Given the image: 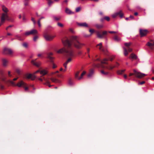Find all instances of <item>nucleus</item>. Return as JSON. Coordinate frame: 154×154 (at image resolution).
I'll return each instance as SVG.
<instances>
[{"instance_id": "obj_21", "label": "nucleus", "mask_w": 154, "mask_h": 154, "mask_svg": "<svg viewBox=\"0 0 154 154\" xmlns=\"http://www.w3.org/2000/svg\"><path fill=\"white\" fill-rule=\"evenodd\" d=\"M130 58H132L133 59H137V56L135 54H131L130 57Z\"/></svg>"}, {"instance_id": "obj_35", "label": "nucleus", "mask_w": 154, "mask_h": 154, "mask_svg": "<svg viewBox=\"0 0 154 154\" xmlns=\"http://www.w3.org/2000/svg\"><path fill=\"white\" fill-rule=\"evenodd\" d=\"M53 19L56 20H58L60 19V17H58L55 16H53Z\"/></svg>"}, {"instance_id": "obj_49", "label": "nucleus", "mask_w": 154, "mask_h": 154, "mask_svg": "<svg viewBox=\"0 0 154 154\" xmlns=\"http://www.w3.org/2000/svg\"><path fill=\"white\" fill-rule=\"evenodd\" d=\"M16 72L19 74H20V70L19 69H16Z\"/></svg>"}, {"instance_id": "obj_15", "label": "nucleus", "mask_w": 154, "mask_h": 154, "mask_svg": "<svg viewBox=\"0 0 154 154\" xmlns=\"http://www.w3.org/2000/svg\"><path fill=\"white\" fill-rule=\"evenodd\" d=\"M48 73V71L45 69H43L41 70L40 74L42 75H46Z\"/></svg>"}, {"instance_id": "obj_61", "label": "nucleus", "mask_w": 154, "mask_h": 154, "mask_svg": "<svg viewBox=\"0 0 154 154\" xmlns=\"http://www.w3.org/2000/svg\"><path fill=\"white\" fill-rule=\"evenodd\" d=\"M67 64L65 63H64L63 64V66L65 68V69H66V68H67Z\"/></svg>"}, {"instance_id": "obj_24", "label": "nucleus", "mask_w": 154, "mask_h": 154, "mask_svg": "<svg viewBox=\"0 0 154 154\" xmlns=\"http://www.w3.org/2000/svg\"><path fill=\"white\" fill-rule=\"evenodd\" d=\"M44 80L45 81H46V82L44 83V85H46L47 86H49V87H50L52 86L50 84V83L48 81H46L45 79H44Z\"/></svg>"}, {"instance_id": "obj_6", "label": "nucleus", "mask_w": 154, "mask_h": 154, "mask_svg": "<svg viewBox=\"0 0 154 154\" xmlns=\"http://www.w3.org/2000/svg\"><path fill=\"white\" fill-rule=\"evenodd\" d=\"M54 35L45 34L44 35V37L45 40L47 41H51L55 37Z\"/></svg>"}, {"instance_id": "obj_10", "label": "nucleus", "mask_w": 154, "mask_h": 154, "mask_svg": "<svg viewBox=\"0 0 154 154\" xmlns=\"http://www.w3.org/2000/svg\"><path fill=\"white\" fill-rule=\"evenodd\" d=\"M36 60V59L35 60H32L31 61V63L37 67H39L41 65V62L40 61L38 62H35V61Z\"/></svg>"}, {"instance_id": "obj_7", "label": "nucleus", "mask_w": 154, "mask_h": 154, "mask_svg": "<svg viewBox=\"0 0 154 154\" xmlns=\"http://www.w3.org/2000/svg\"><path fill=\"white\" fill-rule=\"evenodd\" d=\"M13 53L12 50L10 48H5L4 49L3 53L4 54H12Z\"/></svg>"}, {"instance_id": "obj_20", "label": "nucleus", "mask_w": 154, "mask_h": 154, "mask_svg": "<svg viewBox=\"0 0 154 154\" xmlns=\"http://www.w3.org/2000/svg\"><path fill=\"white\" fill-rule=\"evenodd\" d=\"M30 31L31 34L34 35L35 34H36L38 33L37 30L35 29H32Z\"/></svg>"}, {"instance_id": "obj_1", "label": "nucleus", "mask_w": 154, "mask_h": 154, "mask_svg": "<svg viewBox=\"0 0 154 154\" xmlns=\"http://www.w3.org/2000/svg\"><path fill=\"white\" fill-rule=\"evenodd\" d=\"M78 38V37L77 36H72L71 37L70 41L66 39L65 41L62 40V42L65 46H67L68 48H69L72 45V44H73V42H77V41H78L77 39Z\"/></svg>"}, {"instance_id": "obj_44", "label": "nucleus", "mask_w": 154, "mask_h": 154, "mask_svg": "<svg viewBox=\"0 0 154 154\" xmlns=\"http://www.w3.org/2000/svg\"><path fill=\"white\" fill-rule=\"evenodd\" d=\"M23 46L26 48H27L28 47V45L26 43H24L22 44Z\"/></svg>"}, {"instance_id": "obj_58", "label": "nucleus", "mask_w": 154, "mask_h": 154, "mask_svg": "<svg viewBox=\"0 0 154 154\" xmlns=\"http://www.w3.org/2000/svg\"><path fill=\"white\" fill-rule=\"evenodd\" d=\"M129 19H133L134 18V17L133 16H132V15H130V16L129 17Z\"/></svg>"}, {"instance_id": "obj_32", "label": "nucleus", "mask_w": 154, "mask_h": 154, "mask_svg": "<svg viewBox=\"0 0 154 154\" xmlns=\"http://www.w3.org/2000/svg\"><path fill=\"white\" fill-rule=\"evenodd\" d=\"M80 72L79 71L77 72L75 74V78L78 79V78L79 77V73Z\"/></svg>"}, {"instance_id": "obj_33", "label": "nucleus", "mask_w": 154, "mask_h": 154, "mask_svg": "<svg viewBox=\"0 0 154 154\" xmlns=\"http://www.w3.org/2000/svg\"><path fill=\"white\" fill-rule=\"evenodd\" d=\"M102 43H100L97 45V46H100V47L99 48V49L100 50H102V51H103V50L102 49Z\"/></svg>"}, {"instance_id": "obj_29", "label": "nucleus", "mask_w": 154, "mask_h": 154, "mask_svg": "<svg viewBox=\"0 0 154 154\" xmlns=\"http://www.w3.org/2000/svg\"><path fill=\"white\" fill-rule=\"evenodd\" d=\"M119 13H120L119 12L116 13H115L114 14H113L112 15V17L115 18L119 14Z\"/></svg>"}, {"instance_id": "obj_57", "label": "nucleus", "mask_w": 154, "mask_h": 154, "mask_svg": "<svg viewBox=\"0 0 154 154\" xmlns=\"http://www.w3.org/2000/svg\"><path fill=\"white\" fill-rule=\"evenodd\" d=\"M128 50L129 52H131L132 51V49L128 47Z\"/></svg>"}, {"instance_id": "obj_43", "label": "nucleus", "mask_w": 154, "mask_h": 154, "mask_svg": "<svg viewBox=\"0 0 154 154\" xmlns=\"http://www.w3.org/2000/svg\"><path fill=\"white\" fill-rule=\"evenodd\" d=\"M24 5L25 6H28L29 4V2L28 1H23Z\"/></svg>"}, {"instance_id": "obj_39", "label": "nucleus", "mask_w": 154, "mask_h": 154, "mask_svg": "<svg viewBox=\"0 0 154 154\" xmlns=\"http://www.w3.org/2000/svg\"><path fill=\"white\" fill-rule=\"evenodd\" d=\"M30 34H31L30 31H28L26 32L25 33V35L26 36L29 35Z\"/></svg>"}, {"instance_id": "obj_54", "label": "nucleus", "mask_w": 154, "mask_h": 154, "mask_svg": "<svg viewBox=\"0 0 154 154\" xmlns=\"http://www.w3.org/2000/svg\"><path fill=\"white\" fill-rule=\"evenodd\" d=\"M109 32L110 33H118L117 32H115L113 31H109Z\"/></svg>"}, {"instance_id": "obj_40", "label": "nucleus", "mask_w": 154, "mask_h": 154, "mask_svg": "<svg viewBox=\"0 0 154 154\" xmlns=\"http://www.w3.org/2000/svg\"><path fill=\"white\" fill-rule=\"evenodd\" d=\"M108 60L106 59V58H105L104 59V60L101 61V63H106V61H107Z\"/></svg>"}, {"instance_id": "obj_19", "label": "nucleus", "mask_w": 154, "mask_h": 154, "mask_svg": "<svg viewBox=\"0 0 154 154\" xmlns=\"http://www.w3.org/2000/svg\"><path fill=\"white\" fill-rule=\"evenodd\" d=\"M114 40L115 41L117 42H119L121 41V39L119 37L117 36L116 35L115 36L114 38Z\"/></svg>"}, {"instance_id": "obj_41", "label": "nucleus", "mask_w": 154, "mask_h": 154, "mask_svg": "<svg viewBox=\"0 0 154 154\" xmlns=\"http://www.w3.org/2000/svg\"><path fill=\"white\" fill-rule=\"evenodd\" d=\"M54 2L52 1H49L48 3V5L49 6H50Z\"/></svg>"}, {"instance_id": "obj_25", "label": "nucleus", "mask_w": 154, "mask_h": 154, "mask_svg": "<svg viewBox=\"0 0 154 154\" xmlns=\"http://www.w3.org/2000/svg\"><path fill=\"white\" fill-rule=\"evenodd\" d=\"M124 49V54L125 56H126L128 54V52L127 51V49L125 47L123 48Z\"/></svg>"}, {"instance_id": "obj_4", "label": "nucleus", "mask_w": 154, "mask_h": 154, "mask_svg": "<svg viewBox=\"0 0 154 154\" xmlns=\"http://www.w3.org/2000/svg\"><path fill=\"white\" fill-rule=\"evenodd\" d=\"M73 44L74 46L78 49L81 48L82 46H85V45L84 43H80L79 41H77V42H73Z\"/></svg>"}, {"instance_id": "obj_37", "label": "nucleus", "mask_w": 154, "mask_h": 154, "mask_svg": "<svg viewBox=\"0 0 154 154\" xmlns=\"http://www.w3.org/2000/svg\"><path fill=\"white\" fill-rule=\"evenodd\" d=\"M91 34L88 35L85 33H84L83 34L84 36L85 37H86V38L89 37H90L91 36Z\"/></svg>"}, {"instance_id": "obj_28", "label": "nucleus", "mask_w": 154, "mask_h": 154, "mask_svg": "<svg viewBox=\"0 0 154 154\" xmlns=\"http://www.w3.org/2000/svg\"><path fill=\"white\" fill-rule=\"evenodd\" d=\"M86 73V72L85 71H83V72L81 74L80 77L78 78V80H80L82 78L83 76Z\"/></svg>"}, {"instance_id": "obj_17", "label": "nucleus", "mask_w": 154, "mask_h": 154, "mask_svg": "<svg viewBox=\"0 0 154 154\" xmlns=\"http://www.w3.org/2000/svg\"><path fill=\"white\" fill-rule=\"evenodd\" d=\"M50 79L54 83H59L60 82L59 80L58 79L56 78H50Z\"/></svg>"}, {"instance_id": "obj_55", "label": "nucleus", "mask_w": 154, "mask_h": 154, "mask_svg": "<svg viewBox=\"0 0 154 154\" xmlns=\"http://www.w3.org/2000/svg\"><path fill=\"white\" fill-rule=\"evenodd\" d=\"M31 20L32 21V22H33V23L34 24V25L36 23V22H35V21L34 18H32H32Z\"/></svg>"}, {"instance_id": "obj_50", "label": "nucleus", "mask_w": 154, "mask_h": 154, "mask_svg": "<svg viewBox=\"0 0 154 154\" xmlns=\"http://www.w3.org/2000/svg\"><path fill=\"white\" fill-rule=\"evenodd\" d=\"M81 9V8L80 7H78L76 8L75 11L76 12L79 11Z\"/></svg>"}, {"instance_id": "obj_51", "label": "nucleus", "mask_w": 154, "mask_h": 154, "mask_svg": "<svg viewBox=\"0 0 154 154\" xmlns=\"http://www.w3.org/2000/svg\"><path fill=\"white\" fill-rule=\"evenodd\" d=\"M119 12L120 13L119 14V15L120 17L121 18H122L123 17V14H122V13H121V11Z\"/></svg>"}, {"instance_id": "obj_36", "label": "nucleus", "mask_w": 154, "mask_h": 154, "mask_svg": "<svg viewBox=\"0 0 154 154\" xmlns=\"http://www.w3.org/2000/svg\"><path fill=\"white\" fill-rule=\"evenodd\" d=\"M101 73L105 75H107L109 74V72H104L102 70L101 71Z\"/></svg>"}, {"instance_id": "obj_23", "label": "nucleus", "mask_w": 154, "mask_h": 154, "mask_svg": "<svg viewBox=\"0 0 154 154\" xmlns=\"http://www.w3.org/2000/svg\"><path fill=\"white\" fill-rule=\"evenodd\" d=\"M125 70V69H124L118 70L117 71V73L118 75H122Z\"/></svg>"}, {"instance_id": "obj_2", "label": "nucleus", "mask_w": 154, "mask_h": 154, "mask_svg": "<svg viewBox=\"0 0 154 154\" xmlns=\"http://www.w3.org/2000/svg\"><path fill=\"white\" fill-rule=\"evenodd\" d=\"M66 52L68 56H72L73 55V52L72 50H66L64 48H63L57 51V53L61 54Z\"/></svg>"}, {"instance_id": "obj_53", "label": "nucleus", "mask_w": 154, "mask_h": 154, "mask_svg": "<svg viewBox=\"0 0 154 154\" xmlns=\"http://www.w3.org/2000/svg\"><path fill=\"white\" fill-rule=\"evenodd\" d=\"M38 24L39 27H40L41 26V24L40 23V21L39 20L38 21Z\"/></svg>"}, {"instance_id": "obj_12", "label": "nucleus", "mask_w": 154, "mask_h": 154, "mask_svg": "<svg viewBox=\"0 0 154 154\" xmlns=\"http://www.w3.org/2000/svg\"><path fill=\"white\" fill-rule=\"evenodd\" d=\"M26 85V84L22 81H21L20 82L16 84V86L19 87H25Z\"/></svg>"}, {"instance_id": "obj_60", "label": "nucleus", "mask_w": 154, "mask_h": 154, "mask_svg": "<svg viewBox=\"0 0 154 154\" xmlns=\"http://www.w3.org/2000/svg\"><path fill=\"white\" fill-rule=\"evenodd\" d=\"M48 57L51 60H52L53 58V57L50 56L49 55L48 56Z\"/></svg>"}, {"instance_id": "obj_63", "label": "nucleus", "mask_w": 154, "mask_h": 154, "mask_svg": "<svg viewBox=\"0 0 154 154\" xmlns=\"http://www.w3.org/2000/svg\"><path fill=\"white\" fill-rule=\"evenodd\" d=\"M59 72V71H57L55 72H52V73H51V74H55L56 73H58Z\"/></svg>"}, {"instance_id": "obj_13", "label": "nucleus", "mask_w": 154, "mask_h": 154, "mask_svg": "<svg viewBox=\"0 0 154 154\" xmlns=\"http://www.w3.org/2000/svg\"><path fill=\"white\" fill-rule=\"evenodd\" d=\"M27 78L29 79H31L32 80L35 79V77L34 75H32L31 74H27L26 75Z\"/></svg>"}, {"instance_id": "obj_8", "label": "nucleus", "mask_w": 154, "mask_h": 154, "mask_svg": "<svg viewBox=\"0 0 154 154\" xmlns=\"http://www.w3.org/2000/svg\"><path fill=\"white\" fill-rule=\"evenodd\" d=\"M140 34L141 37H143L146 35L148 33L147 29H140L139 30Z\"/></svg>"}, {"instance_id": "obj_3", "label": "nucleus", "mask_w": 154, "mask_h": 154, "mask_svg": "<svg viewBox=\"0 0 154 154\" xmlns=\"http://www.w3.org/2000/svg\"><path fill=\"white\" fill-rule=\"evenodd\" d=\"M1 20L2 22H5V20L12 21V20L9 17L7 13H2L1 17Z\"/></svg>"}, {"instance_id": "obj_30", "label": "nucleus", "mask_w": 154, "mask_h": 154, "mask_svg": "<svg viewBox=\"0 0 154 154\" xmlns=\"http://www.w3.org/2000/svg\"><path fill=\"white\" fill-rule=\"evenodd\" d=\"M115 67H116V66L114 65L113 66H108L107 68L109 69L112 70Z\"/></svg>"}, {"instance_id": "obj_31", "label": "nucleus", "mask_w": 154, "mask_h": 154, "mask_svg": "<svg viewBox=\"0 0 154 154\" xmlns=\"http://www.w3.org/2000/svg\"><path fill=\"white\" fill-rule=\"evenodd\" d=\"M131 44V42L125 43V46L128 48Z\"/></svg>"}, {"instance_id": "obj_62", "label": "nucleus", "mask_w": 154, "mask_h": 154, "mask_svg": "<svg viewBox=\"0 0 154 154\" xmlns=\"http://www.w3.org/2000/svg\"><path fill=\"white\" fill-rule=\"evenodd\" d=\"M0 88L1 89L3 90L4 89V87L2 85H0Z\"/></svg>"}, {"instance_id": "obj_26", "label": "nucleus", "mask_w": 154, "mask_h": 154, "mask_svg": "<svg viewBox=\"0 0 154 154\" xmlns=\"http://www.w3.org/2000/svg\"><path fill=\"white\" fill-rule=\"evenodd\" d=\"M2 10L5 12V13H7L8 11V9L6 7L4 6L2 7Z\"/></svg>"}, {"instance_id": "obj_38", "label": "nucleus", "mask_w": 154, "mask_h": 154, "mask_svg": "<svg viewBox=\"0 0 154 154\" xmlns=\"http://www.w3.org/2000/svg\"><path fill=\"white\" fill-rule=\"evenodd\" d=\"M10 83L13 86H16V84L15 83L12 81H10Z\"/></svg>"}, {"instance_id": "obj_14", "label": "nucleus", "mask_w": 154, "mask_h": 154, "mask_svg": "<svg viewBox=\"0 0 154 154\" xmlns=\"http://www.w3.org/2000/svg\"><path fill=\"white\" fill-rule=\"evenodd\" d=\"M2 62L3 65L4 66H6L7 65V63L8 61L5 58H3L2 59Z\"/></svg>"}, {"instance_id": "obj_59", "label": "nucleus", "mask_w": 154, "mask_h": 154, "mask_svg": "<svg viewBox=\"0 0 154 154\" xmlns=\"http://www.w3.org/2000/svg\"><path fill=\"white\" fill-rule=\"evenodd\" d=\"M105 17H104L102 18H101L100 20L101 22H103V20H105Z\"/></svg>"}, {"instance_id": "obj_46", "label": "nucleus", "mask_w": 154, "mask_h": 154, "mask_svg": "<svg viewBox=\"0 0 154 154\" xmlns=\"http://www.w3.org/2000/svg\"><path fill=\"white\" fill-rule=\"evenodd\" d=\"M38 38V37L37 36H35L34 37L33 40L35 42L37 40Z\"/></svg>"}, {"instance_id": "obj_42", "label": "nucleus", "mask_w": 154, "mask_h": 154, "mask_svg": "<svg viewBox=\"0 0 154 154\" xmlns=\"http://www.w3.org/2000/svg\"><path fill=\"white\" fill-rule=\"evenodd\" d=\"M15 38L19 40H21V39L20 38V37L19 35H17L15 36Z\"/></svg>"}, {"instance_id": "obj_64", "label": "nucleus", "mask_w": 154, "mask_h": 154, "mask_svg": "<svg viewBox=\"0 0 154 154\" xmlns=\"http://www.w3.org/2000/svg\"><path fill=\"white\" fill-rule=\"evenodd\" d=\"M8 73L9 76L11 77V72L10 71L8 72Z\"/></svg>"}, {"instance_id": "obj_9", "label": "nucleus", "mask_w": 154, "mask_h": 154, "mask_svg": "<svg viewBox=\"0 0 154 154\" xmlns=\"http://www.w3.org/2000/svg\"><path fill=\"white\" fill-rule=\"evenodd\" d=\"M107 32L105 31H103L102 34H101L99 32H98L97 33V36L98 38H102L103 37V35H106L107 34Z\"/></svg>"}, {"instance_id": "obj_34", "label": "nucleus", "mask_w": 154, "mask_h": 154, "mask_svg": "<svg viewBox=\"0 0 154 154\" xmlns=\"http://www.w3.org/2000/svg\"><path fill=\"white\" fill-rule=\"evenodd\" d=\"M68 84L70 86H72L73 85V83L71 79L69 80Z\"/></svg>"}, {"instance_id": "obj_48", "label": "nucleus", "mask_w": 154, "mask_h": 154, "mask_svg": "<svg viewBox=\"0 0 154 154\" xmlns=\"http://www.w3.org/2000/svg\"><path fill=\"white\" fill-rule=\"evenodd\" d=\"M57 25L60 27H63V26L62 23L59 22L57 23Z\"/></svg>"}, {"instance_id": "obj_52", "label": "nucleus", "mask_w": 154, "mask_h": 154, "mask_svg": "<svg viewBox=\"0 0 154 154\" xmlns=\"http://www.w3.org/2000/svg\"><path fill=\"white\" fill-rule=\"evenodd\" d=\"M89 31L91 32V35L94 32V30L93 29H89Z\"/></svg>"}, {"instance_id": "obj_45", "label": "nucleus", "mask_w": 154, "mask_h": 154, "mask_svg": "<svg viewBox=\"0 0 154 154\" xmlns=\"http://www.w3.org/2000/svg\"><path fill=\"white\" fill-rule=\"evenodd\" d=\"M71 60L72 59L71 58H69L65 63L67 64L69 62H70L71 61Z\"/></svg>"}, {"instance_id": "obj_56", "label": "nucleus", "mask_w": 154, "mask_h": 154, "mask_svg": "<svg viewBox=\"0 0 154 154\" xmlns=\"http://www.w3.org/2000/svg\"><path fill=\"white\" fill-rule=\"evenodd\" d=\"M145 83L144 81H142L141 82H139L138 83L139 85H142Z\"/></svg>"}, {"instance_id": "obj_5", "label": "nucleus", "mask_w": 154, "mask_h": 154, "mask_svg": "<svg viewBox=\"0 0 154 154\" xmlns=\"http://www.w3.org/2000/svg\"><path fill=\"white\" fill-rule=\"evenodd\" d=\"M134 75L137 77L139 78H141L146 75V74L137 71L135 69L134 70Z\"/></svg>"}, {"instance_id": "obj_27", "label": "nucleus", "mask_w": 154, "mask_h": 154, "mask_svg": "<svg viewBox=\"0 0 154 154\" xmlns=\"http://www.w3.org/2000/svg\"><path fill=\"white\" fill-rule=\"evenodd\" d=\"M95 26L98 29L101 28L103 27V25L97 24L95 25Z\"/></svg>"}, {"instance_id": "obj_16", "label": "nucleus", "mask_w": 154, "mask_h": 154, "mask_svg": "<svg viewBox=\"0 0 154 154\" xmlns=\"http://www.w3.org/2000/svg\"><path fill=\"white\" fill-rule=\"evenodd\" d=\"M65 12L67 14H71L74 13L72 11L69 9L66 8L65 10Z\"/></svg>"}, {"instance_id": "obj_18", "label": "nucleus", "mask_w": 154, "mask_h": 154, "mask_svg": "<svg viewBox=\"0 0 154 154\" xmlns=\"http://www.w3.org/2000/svg\"><path fill=\"white\" fill-rule=\"evenodd\" d=\"M151 42H153V43H152L149 42H148L147 44V45L150 47H152L153 46H154V41H153L152 40H151L150 41Z\"/></svg>"}, {"instance_id": "obj_11", "label": "nucleus", "mask_w": 154, "mask_h": 154, "mask_svg": "<svg viewBox=\"0 0 154 154\" xmlns=\"http://www.w3.org/2000/svg\"><path fill=\"white\" fill-rule=\"evenodd\" d=\"M77 24L79 26L85 27H88V25L85 22L83 23H77Z\"/></svg>"}, {"instance_id": "obj_47", "label": "nucleus", "mask_w": 154, "mask_h": 154, "mask_svg": "<svg viewBox=\"0 0 154 154\" xmlns=\"http://www.w3.org/2000/svg\"><path fill=\"white\" fill-rule=\"evenodd\" d=\"M105 20H106L107 21H109L110 20V18L108 16H105Z\"/></svg>"}, {"instance_id": "obj_22", "label": "nucleus", "mask_w": 154, "mask_h": 154, "mask_svg": "<svg viewBox=\"0 0 154 154\" xmlns=\"http://www.w3.org/2000/svg\"><path fill=\"white\" fill-rule=\"evenodd\" d=\"M94 73L93 70H91L90 73L88 75V77L89 78H91L93 75Z\"/></svg>"}]
</instances>
